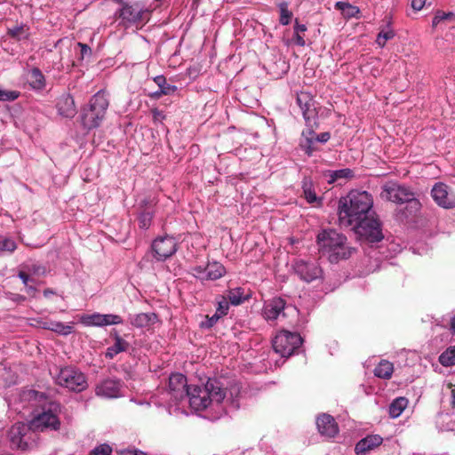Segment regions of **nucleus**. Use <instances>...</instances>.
<instances>
[{"label":"nucleus","instance_id":"2eb2a0df","mask_svg":"<svg viewBox=\"0 0 455 455\" xmlns=\"http://www.w3.org/2000/svg\"><path fill=\"white\" fill-rule=\"evenodd\" d=\"M151 248L157 260H164L176 252L177 243L172 236H160L153 241Z\"/></svg>","mask_w":455,"mask_h":455},{"label":"nucleus","instance_id":"b1692460","mask_svg":"<svg viewBox=\"0 0 455 455\" xmlns=\"http://www.w3.org/2000/svg\"><path fill=\"white\" fill-rule=\"evenodd\" d=\"M158 321L155 313H140L130 317V323L137 328L149 327Z\"/></svg>","mask_w":455,"mask_h":455},{"label":"nucleus","instance_id":"a878e982","mask_svg":"<svg viewBox=\"0 0 455 455\" xmlns=\"http://www.w3.org/2000/svg\"><path fill=\"white\" fill-rule=\"evenodd\" d=\"M302 189L305 199L309 204H320L322 199L316 196V193L314 188L313 182L308 178H304L302 181Z\"/></svg>","mask_w":455,"mask_h":455},{"label":"nucleus","instance_id":"20e7f679","mask_svg":"<svg viewBox=\"0 0 455 455\" xmlns=\"http://www.w3.org/2000/svg\"><path fill=\"white\" fill-rule=\"evenodd\" d=\"M225 396V388L218 379H209L204 387L190 386L186 395L191 408L196 411L206 409L212 402L220 403Z\"/></svg>","mask_w":455,"mask_h":455},{"label":"nucleus","instance_id":"ea45409f","mask_svg":"<svg viewBox=\"0 0 455 455\" xmlns=\"http://www.w3.org/2000/svg\"><path fill=\"white\" fill-rule=\"evenodd\" d=\"M394 36H395V32L392 29L388 28L387 29H382L378 34V36H377V39H376V43L380 47H384L385 44H387V42L388 40L394 38Z\"/></svg>","mask_w":455,"mask_h":455},{"label":"nucleus","instance_id":"58836bf2","mask_svg":"<svg viewBox=\"0 0 455 455\" xmlns=\"http://www.w3.org/2000/svg\"><path fill=\"white\" fill-rule=\"evenodd\" d=\"M44 328L61 335H68L72 332V326L65 325L60 322H51Z\"/></svg>","mask_w":455,"mask_h":455},{"label":"nucleus","instance_id":"ddd939ff","mask_svg":"<svg viewBox=\"0 0 455 455\" xmlns=\"http://www.w3.org/2000/svg\"><path fill=\"white\" fill-rule=\"evenodd\" d=\"M289 311H295V308L286 306L285 300L281 297H274L265 302L263 315L267 321H273L280 317H286Z\"/></svg>","mask_w":455,"mask_h":455},{"label":"nucleus","instance_id":"0eeeda50","mask_svg":"<svg viewBox=\"0 0 455 455\" xmlns=\"http://www.w3.org/2000/svg\"><path fill=\"white\" fill-rule=\"evenodd\" d=\"M349 228L361 238L371 243L379 242L384 238L381 223L374 212Z\"/></svg>","mask_w":455,"mask_h":455},{"label":"nucleus","instance_id":"5701e85b","mask_svg":"<svg viewBox=\"0 0 455 455\" xmlns=\"http://www.w3.org/2000/svg\"><path fill=\"white\" fill-rule=\"evenodd\" d=\"M140 208L141 211L138 217L139 227L146 230L150 227L154 217V205L152 202L144 200L141 203Z\"/></svg>","mask_w":455,"mask_h":455},{"label":"nucleus","instance_id":"603ef678","mask_svg":"<svg viewBox=\"0 0 455 455\" xmlns=\"http://www.w3.org/2000/svg\"><path fill=\"white\" fill-rule=\"evenodd\" d=\"M314 137V141H319V142H327L330 138H331V135L329 132H322L320 134H315L313 136Z\"/></svg>","mask_w":455,"mask_h":455},{"label":"nucleus","instance_id":"cd10ccee","mask_svg":"<svg viewBox=\"0 0 455 455\" xmlns=\"http://www.w3.org/2000/svg\"><path fill=\"white\" fill-rule=\"evenodd\" d=\"M7 35L17 41L28 39L29 37V27L25 24L15 25L8 28Z\"/></svg>","mask_w":455,"mask_h":455},{"label":"nucleus","instance_id":"39448f33","mask_svg":"<svg viewBox=\"0 0 455 455\" xmlns=\"http://www.w3.org/2000/svg\"><path fill=\"white\" fill-rule=\"evenodd\" d=\"M109 106V94L100 90L90 100L88 107L83 109L82 124L86 129L97 128L105 118Z\"/></svg>","mask_w":455,"mask_h":455},{"label":"nucleus","instance_id":"f03ea898","mask_svg":"<svg viewBox=\"0 0 455 455\" xmlns=\"http://www.w3.org/2000/svg\"><path fill=\"white\" fill-rule=\"evenodd\" d=\"M23 396L25 399L35 402L36 405L41 406L43 409V411L35 416L28 424L32 432L60 428V421L58 418V413L61 409L60 403L52 402L44 393L32 389L24 392Z\"/></svg>","mask_w":455,"mask_h":455},{"label":"nucleus","instance_id":"f257e3e1","mask_svg":"<svg viewBox=\"0 0 455 455\" xmlns=\"http://www.w3.org/2000/svg\"><path fill=\"white\" fill-rule=\"evenodd\" d=\"M373 199L367 191L352 190L339 200V226L348 228L373 211Z\"/></svg>","mask_w":455,"mask_h":455},{"label":"nucleus","instance_id":"bb28decb","mask_svg":"<svg viewBox=\"0 0 455 455\" xmlns=\"http://www.w3.org/2000/svg\"><path fill=\"white\" fill-rule=\"evenodd\" d=\"M29 85L35 90H43L45 87V78L38 68H33L28 78Z\"/></svg>","mask_w":455,"mask_h":455},{"label":"nucleus","instance_id":"2f4dec72","mask_svg":"<svg viewBox=\"0 0 455 455\" xmlns=\"http://www.w3.org/2000/svg\"><path fill=\"white\" fill-rule=\"evenodd\" d=\"M227 299L229 300L232 305L237 306L242 304L244 300L248 299V297L244 296L243 289L238 287L230 289L228 291Z\"/></svg>","mask_w":455,"mask_h":455},{"label":"nucleus","instance_id":"6ab92c4d","mask_svg":"<svg viewBox=\"0 0 455 455\" xmlns=\"http://www.w3.org/2000/svg\"><path fill=\"white\" fill-rule=\"evenodd\" d=\"M190 386L181 373H172L169 377V391L176 400H182L188 395Z\"/></svg>","mask_w":455,"mask_h":455},{"label":"nucleus","instance_id":"a19ab883","mask_svg":"<svg viewBox=\"0 0 455 455\" xmlns=\"http://www.w3.org/2000/svg\"><path fill=\"white\" fill-rule=\"evenodd\" d=\"M454 20H455V14L453 12H445L443 11H437L433 18L432 26L436 27L441 21Z\"/></svg>","mask_w":455,"mask_h":455},{"label":"nucleus","instance_id":"79ce46f5","mask_svg":"<svg viewBox=\"0 0 455 455\" xmlns=\"http://www.w3.org/2000/svg\"><path fill=\"white\" fill-rule=\"evenodd\" d=\"M24 268L31 275L43 276L46 274V267L40 264H31L24 266Z\"/></svg>","mask_w":455,"mask_h":455},{"label":"nucleus","instance_id":"e433bc0d","mask_svg":"<svg viewBox=\"0 0 455 455\" xmlns=\"http://www.w3.org/2000/svg\"><path fill=\"white\" fill-rule=\"evenodd\" d=\"M293 29H294L293 40H294L295 44L301 47L305 46L306 42H305L303 36H301V35H302V33L307 31V26L304 24H299L298 22V20H296Z\"/></svg>","mask_w":455,"mask_h":455},{"label":"nucleus","instance_id":"4d7b16f0","mask_svg":"<svg viewBox=\"0 0 455 455\" xmlns=\"http://www.w3.org/2000/svg\"><path fill=\"white\" fill-rule=\"evenodd\" d=\"M123 455H148L146 452L140 450H126Z\"/></svg>","mask_w":455,"mask_h":455},{"label":"nucleus","instance_id":"aec40b11","mask_svg":"<svg viewBox=\"0 0 455 455\" xmlns=\"http://www.w3.org/2000/svg\"><path fill=\"white\" fill-rule=\"evenodd\" d=\"M319 433L326 437H333L339 433V427L335 419L329 414H322L316 419Z\"/></svg>","mask_w":455,"mask_h":455},{"label":"nucleus","instance_id":"6e6552de","mask_svg":"<svg viewBox=\"0 0 455 455\" xmlns=\"http://www.w3.org/2000/svg\"><path fill=\"white\" fill-rule=\"evenodd\" d=\"M56 372L55 381L61 387L75 392H82L87 387L85 375L76 367L57 368Z\"/></svg>","mask_w":455,"mask_h":455},{"label":"nucleus","instance_id":"680f3d73","mask_svg":"<svg viewBox=\"0 0 455 455\" xmlns=\"http://www.w3.org/2000/svg\"><path fill=\"white\" fill-rule=\"evenodd\" d=\"M451 331L455 334V315L451 320Z\"/></svg>","mask_w":455,"mask_h":455},{"label":"nucleus","instance_id":"f8f14e48","mask_svg":"<svg viewBox=\"0 0 455 455\" xmlns=\"http://www.w3.org/2000/svg\"><path fill=\"white\" fill-rule=\"evenodd\" d=\"M295 274L306 283L323 278V269L316 261L298 259L293 264Z\"/></svg>","mask_w":455,"mask_h":455},{"label":"nucleus","instance_id":"e2e57ef3","mask_svg":"<svg viewBox=\"0 0 455 455\" xmlns=\"http://www.w3.org/2000/svg\"><path fill=\"white\" fill-rule=\"evenodd\" d=\"M451 405L455 408V387L451 390Z\"/></svg>","mask_w":455,"mask_h":455},{"label":"nucleus","instance_id":"a18cd8bd","mask_svg":"<svg viewBox=\"0 0 455 455\" xmlns=\"http://www.w3.org/2000/svg\"><path fill=\"white\" fill-rule=\"evenodd\" d=\"M307 138H306V145H302L303 148H305V151L306 153L310 156L313 152V148L311 147V145L313 144L314 142V135H315V132H314V128H309L308 131L307 132ZM303 135H306V132H303Z\"/></svg>","mask_w":455,"mask_h":455},{"label":"nucleus","instance_id":"09e8293b","mask_svg":"<svg viewBox=\"0 0 455 455\" xmlns=\"http://www.w3.org/2000/svg\"><path fill=\"white\" fill-rule=\"evenodd\" d=\"M112 449L108 444H101L91 451V455H111Z\"/></svg>","mask_w":455,"mask_h":455},{"label":"nucleus","instance_id":"6e6d98bb","mask_svg":"<svg viewBox=\"0 0 455 455\" xmlns=\"http://www.w3.org/2000/svg\"><path fill=\"white\" fill-rule=\"evenodd\" d=\"M29 274L26 269L25 270H20L18 274L19 277L22 280L23 283L25 285L28 284V282L29 280Z\"/></svg>","mask_w":455,"mask_h":455},{"label":"nucleus","instance_id":"37998d69","mask_svg":"<svg viewBox=\"0 0 455 455\" xmlns=\"http://www.w3.org/2000/svg\"><path fill=\"white\" fill-rule=\"evenodd\" d=\"M217 302H218V307H217L215 313L218 315L222 317V316L226 315L228 312V309H229L228 301L226 296H221Z\"/></svg>","mask_w":455,"mask_h":455},{"label":"nucleus","instance_id":"8fccbe9b","mask_svg":"<svg viewBox=\"0 0 455 455\" xmlns=\"http://www.w3.org/2000/svg\"><path fill=\"white\" fill-rule=\"evenodd\" d=\"M154 123H162L165 119V115L163 110L156 108L151 109Z\"/></svg>","mask_w":455,"mask_h":455},{"label":"nucleus","instance_id":"7c9ffc66","mask_svg":"<svg viewBox=\"0 0 455 455\" xmlns=\"http://www.w3.org/2000/svg\"><path fill=\"white\" fill-rule=\"evenodd\" d=\"M408 405V400L405 397L395 398L389 406V415L391 418L399 417Z\"/></svg>","mask_w":455,"mask_h":455},{"label":"nucleus","instance_id":"4468645a","mask_svg":"<svg viewBox=\"0 0 455 455\" xmlns=\"http://www.w3.org/2000/svg\"><path fill=\"white\" fill-rule=\"evenodd\" d=\"M431 196L437 205L444 209L455 207V193L443 182H437L431 189Z\"/></svg>","mask_w":455,"mask_h":455},{"label":"nucleus","instance_id":"0e129e2a","mask_svg":"<svg viewBox=\"0 0 455 455\" xmlns=\"http://www.w3.org/2000/svg\"><path fill=\"white\" fill-rule=\"evenodd\" d=\"M200 1H201V0H193V4H193V6L197 7V5L199 4Z\"/></svg>","mask_w":455,"mask_h":455},{"label":"nucleus","instance_id":"dca6fc26","mask_svg":"<svg viewBox=\"0 0 455 455\" xmlns=\"http://www.w3.org/2000/svg\"><path fill=\"white\" fill-rule=\"evenodd\" d=\"M32 430L29 425L24 423H15L8 430V439L11 445L14 448L20 450H27L28 448V435H30Z\"/></svg>","mask_w":455,"mask_h":455},{"label":"nucleus","instance_id":"de8ad7c7","mask_svg":"<svg viewBox=\"0 0 455 455\" xmlns=\"http://www.w3.org/2000/svg\"><path fill=\"white\" fill-rule=\"evenodd\" d=\"M16 247V243L12 239L6 238L0 242V251L12 252Z\"/></svg>","mask_w":455,"mask_h":455},{"label":"nucleus","instance_id":"864d4df0","mask_svg":"<svg viewBox=\"0 0 455 455\" xmlns=\"http://www.w3.org/2000/svg\"><path fill=\"white\" fill-rule=\"evenodd\" d=\"M427 0H411V7L415 11H420L426 4Z\"/></svg>","mask_w":455,"mask_h":455},{"label":"nucleus","instance_id":"a211bd4d","mask_svg":"<svg viewBox=\"0 0 455 455\" xmlns=\"http://www.w3.org/2000/svg\"><path fill=\"white\" fill-rule=\"evenodd\" d=\"M122 382L116 379H106L95 387L97 396L103 398H116L120 396Z\"/></svg>","mask_w":455,"mask_h":455},{"label":"nucleus","instance_id":"473e14b6","mask_svg":"<svg viewBox=\"0 0 455 455\" xmlns=\"http://www.w3.org/2000/svg\"><path fill=\"white\" fill-rule=\"evenodd\" d=\"M103 315L101 314H92V315H84L81 316L80 321L85 326H103Z\"/></svg>","mask_w":455,"mask_h":455},{"label":"nucleus","instance_id":"49530a36","mask_svg":"<svg viewBox=\"0 0 455 455\" xmlns=\"http://www.w3.org/2000/svg\"><path fill=\"white\" fill-rule=\"evenodd\" d=\"M103 326L112 325V324H119L123 323V319L120 315H103Z\"/></svg>","mask_w":455,"mask_h":455},{"label":"nucleus","instance_id":"4be33fe9","mask_svg":"<svg viewBox=\"0 0 455 455\" xmlns=\"http://www.w3.org/2000/svg\"><path fill=\"white\" fill-rule=\"evenodd\" d=\"M58 113L67 118H72L76 114L75 100L70 94L62 95L57 102Z\"/></svg>","mask_w":455,"mask_h":455},{"label":"nucleus","instance_id":"4c0bfd02","mask_svg":"<svg viewBox=\"0 0 455 455\" xmlns=\"http://www.w3.org/2000/svg\"><path fill=\"white\" fill-rule=\"evenodd\" d=\"M354 177V172L351 169L345 168L337 171L330 172V183L335 182L339 180H348Z\"/></svg>","mask_w":455,"mask_h":455},{"label":"nucleus","instance_id":"423d86ee","mask_svg":"<svg viewBox=\"0 0 455 455\" xmlns=\"http://www.w3.org/2000/svg\"><path fill=\"white\" fill-rule=\"evenodd\" d=\"M380 198L395 204L410 203L411 207L419 209L420 203L415 198L414 192L406 186L389 181L381 187Z\"/></svg>","mask_w":455,"mask_h":455},{"label":"nucleus","instance_id":"f3484780","mask_svg":"<svg viewBox=\"0 0 455 455\" xmlns=\"http://www.w3.org/2000/svg\"><path fill=\"white\" fill-rule=\"evenodd\" d=\"M191 270L194 276L203 281L220 279L226 273L225 267L217 261L209 262L206 266H196Z\"/></svg>","mask_w":455,"mask_h":455},{"label":"nucleus","instance_id":"c9c22d12","mask_svg":"<svg viewBox=\"0 0 455 455\" xmlns=\"http://www.w3.org/2000/svg\"><path fill=\"white\" fill-rule=\"evenodd\" d=\"M439 362L446 367L455 365V347H451L442 353L439 356Z\"/></svg>","mask_w":455,"mask_h":455},{"label":"nucleus","instance_id":"9b49d317","mask_svg":"<svg viewBox=\"0 0 455 455\" xmlns=\"http://www.w3.org/2000/svg\"><path fill=\"white\" fill-rule=\"evenodd\" d=\"M296 101L302 111L303 117L308 128L318 127V112L313 96L307 92L297 94Z\"/></svg>","mask_w":455,"mask_h":455},{"label":"nucleus","instance_id":"13d9d810","mask_svg":"<svg viewBox=\"0 0 455 455\" xmlns=\"http://www.w3.org/2000/svg\"><path fill=\"white\" fill-rule=\"evenodd\" d=\"M163 95H164V93H162V91L161 90H158L153 93L150 94V97L152 99H156V100H158L160 99Z\"/></svg>","mask_w":455,"mask_h":455},{"label":"nucleus","instance_id":"f704fd0d","mask_svg":"<svg viewBox=\"0 0 455 455\" xmlns=\"http://www.w3.org/2000/svg\"><path fill=\"white\" fill-rule=\"evenodd\" d=\"M278 8L280 12L279 22L283 26L290 24L293 14L292 12L289 10V4L287 2H282L278 4Z\"/></svg>","mask_w":455,"mask_h":455},{"label":"nucleus","instance_id":"393cba45","mask_svg":"<svg viewBox=\"0 0 455 455\" xmlns=\"http://www.w3.org/2000/svg\"><path fill=\"white\" fill-rule=\"evenodd\" d=\"M114 344L107 348L106 357L113 359L117 354L128 350L130 344L124 340L117 332L114 334Z\"/></svg>","mask_w":455,"mask_h":455},{"label":"nucleus","instance_id":"c756f323","mask_svg":"<svg viewBox=\"0 0 455 455\" xmlns=\"http://www.w3.org/2000/svg\"><path fill=\"white\" fill-rule=\"evenodd\" d=\"M335 9L340 11L342 15L347 19L357 17L360 12L357 6L352 5L347 2H337L335 4Z\"/></svg>","mask_w":455,"mask_h":455},{"label":"nucleus","instance_id":"bf43d9fd","mask_svg":"<svg viewBox=\"0 0 455 455\" xmlns=\"http://www.w3.org/2000/svg\"><path fill=\"white\" fill-rule=\"evenodd\" d=\"M26 286H27V293L28 295L35 296L36 292L37 291L36 288H35L34 286H28V284Z\"/></svg>","mask_w":455,"mask_h":455},{"label":"nucleus","instance_id":"72a5a7b5","mask_svg":"<svg viewBox=\"0 0 455 455\" xmlns=\"http://www.w3.org/2000/svg\"><path fill=\"white\" fill-rule=\"evenodd\" d=\"M154 81L164 95H172L177 91V86L168 84L164 76H156Z\"/></svg>","mask_w":455,"mask_h":455},{"label":"nucleus","instance_id":"c85d7f7f","mask_svg":"<svg viewBox=\"0 0 455 455\" xmlns=\"http://www.w3.org/2000/svg\"><path fill=\"white\" fill-rule=\"evenodd\" d=\"M394 371V365L387 360H381L374 369V375L378 378L389 379Z\"/></svg>","mask_w":455,"mask_h":455},{"label":"nucleus","instance_id":"3c124183","mask_svg":"<svg viewBox=\"0 0 455 455\" xmlns=\"http://www.w3.org/2000/svg\"><path fill=\"white\" fill-rule=\"evenodd\" d=\"M220 317L221 316L218 315L216 313L212 316H211V317L207 316L206 322L205 323H202V326L206 327V328H211V327H212L218 322V320Z\"/></svg>","mask_w":455,"mask_h":455},{"label":"nucleus","instance_id":"412c9836","mask_svg":"<svg viewBox=\"0 0 455 455\" xmlns=\"http://www.w3.org/2000/svg\"><path fill=\"white\" fill-rule=\"evenodd\" d=\"M382 442L383 438L379 435H367L355 444V451L357 455H363L379 446Z\"/></svg>","mask_w":455,"mask_h":455},{"label":"nucleus","instance_id":"052dcab7","mask_svg":"<svg viewBox=\"0 0 455 455\" xmlns=\"http://www.w3.org/2000/svg\"><path fill=\"white\" fill-rule=\"evenodd\" d=\"M55 294V292L53 291V290L50 289V288H47L44 291V296L45 298H49L50 295H53Z\"/></svg>","mask_w":455,"mask_h":455},{"label":"nucleus","instance_id":"1a4fd4ad","mask_svg":"<svg viewBox=\"0 0 455 455\" xmlns=\"http://www.w3.org/2000/svg\"><path fill=\"white\" fill-rule=\"evenodd\" d=\"M302 338L297 332L281 331L273 339L272 346L275 353L289 357L301 346Z\"/></svg>","mask_w":455,"mask_h":455},{"label":"nucleus","instance_id":"c03bdc74","mask_svg":"<svg viewBox=\"0 0 455 455\" xmlns=\"http://www.w3.org/2000/svg\"><path fill=\"white\" fill-rule=\"evenodd\" d=\"M20 94L18 91L0 89V101H13L19 98Z\"/></svg>","mask_w":455,"mask_h":455},{"label":"nucleus","instance_id":"9d476101","mask_svg":"<svg viewBox=\"0 0 455 455\" xmlns=\"http://www.w3.org/2000/svg\"><path fill=\"white\" fill-rule=\"evenodd\" d=\"M116 18L122 20L125 26L130 24L145 23L149 19V12L140 4L122 3V7L115 13Z\"/></svg>","mask_w":455,"mask_h":455},{"label":"nucleus","instance_id":"7ed1b4c3","mask_svg":"<svg viewBox=\"0 0 455 455\" xmlns=\"http://www.w3.org/2000/svg\"><path fill=\"white\" fill-rule=\"evenodd\" d=\"M319 251L330 262L338 263L351 257L354 248L349 246L346 235L335 229H323L316 237Z\"/></svg>","mask_w":455,"mask_h":455},{"label":"nucleus","instance_id":"5fc2aeb1","mask_svg":"<svg viewBox=\"0 0 455 455\" xmlns=\"http://www.w3.org/2000/svg\"><path fill=\"white\" fill-rule=\"evenodd\" d=\"M77 45L81 48V57L82 59L87 55V54H91L92 53V50L91 48L85 44H83V43H78Z\"/></svg>","mask_w":455,"mask_h":455}]
</instances>
